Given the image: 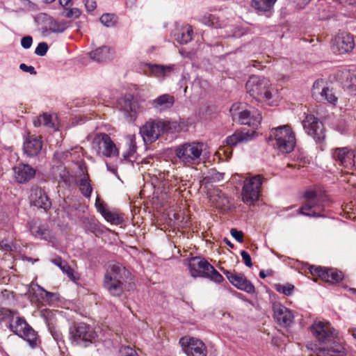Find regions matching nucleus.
<instances>
[{
	"mask_svg": "<svg viewBox=\"0 0 356 356\" xmlns=\"http://www.w3.org/2000/svg\"><path fill=\"white\" fill-rule=\"evenodd\" d=\"M51 262L59 267L60 270L65 273L69 278L74 280V270L69 266L65 260L62 259L60 257H57L51 260Z\"/></svg>",
	"mask_w": 356,
	"mask_h": 356,
	"instance_id": "4c0bfd02",
	"label": "nucleus"
},
{
	"mask_svg": "<svg viewBox=\"0 0 356 356\" xmlns=\"http://www.w3.org/2000/svg\"><path fill=\"white\" fill-rule=\"evenodd\" d=\"M35 286L38 288V296H39L43 300L50 302L58 299L57 293L47 291L38 284H35Z\"/></svg>",
	"mask_w": 356,
	"mask_h": 356,
	"instance_id": "37998d69",
	"label": "nucleus"
},
{
	"mask_svg": "<svg viewBox=\"0 0 356 356\" xmlns=\"http://www.w3.org/2000/svg\"><path fill=\"white\" fill-rule=\"evenodd\" d=\"M261 121V115L257 110H244L238 113V122L242 124H247L256 129Z\"/></svg>",
	"mask_w": 356,
	"mask_h": 356,
	"instance_id": "b1692460",
	"label": "nucleus"
},
{
	"mask_svg": "<svg viewBox=\"0 0 356 356\" xmlns=\"http://www.w3.org/2000/svg\"><path fill=\"white\" fill-rule=\"evenodd\" d=\"M127 149L123 153V157L127 159L131 156L136 152V143L135 140V136H129L127 141Z\"/></svg>",
	"mask_w": 356,
	"mask_h": 356,
	"instance_id": "a18cd8bd",
	"label": "nucleus"
},
{
	"mask_svg": "<svg viewBox=\"0 0 356 356\" xmlns=\"http://www.w3.org/2000/svg\"><path fill=\"white\" fill-rule=\"evenodd\" d=\"M193 33V31L191 26H184L176 35V40L180 44H186L192 40Z\"/></svg>",
	"mask_w": 356,
	"mask_h": 356,
	"instance_id": "e433bc0d",
	"label": "nucleus"
},
{
	"mask_svg": "<svg viewBox=\"0 0 356 356\" xmlns=\"http://www.w3.org/2000/svg\"><path fill=\"white\" fill-rule=\"evenodd\" d=\"M103 217L107 222L115 225H120L124 222L123 214L116 209L108 210Z\"/></svg>",
	"mask_w": 356,
	"mask_h": 356,
	"instance_id": "c9c22d12",
	"label": "nucleus"
},
{
	"mask_svg": "<svg viewBox=\"0 0 356 356\" xmlns=\"http://www.w3.org/2000/svg\"><path fill=\"white\" fill-rule=\"evenodd\" d=\"M309 270L312 275L318 276L322 280L331 284L337 283L343 277L341 271L334 268L311 266Z\"/></svg>",
	"mask_w": 356,
	"mask_h": 356,
	"instance_id": "f3484780",
	"label": "nucleus"
},
{
	"mask_svg": "<svg viewBox=\"0 0 356 356\" xmlns=\"http://www.w3.org/2000/svg\"><path fill=\"white\" fill-rule=\"evenodd\" d=\"M97 331L95 330L93 332H90V343H92L93 339H95L96 337H97Z\"/></svg>",
	"mask_w": 356,
	"mask_h": 356,
	"instance_id": "338daca9",
	"label": "nucleus"
},
{
	"mask_svg": "<svg viewBox=\"0 0 356 356\" xmlns=\"http://www.w3.org/2000/svg\"><path fill=\"white\" fill-rule=\"evenodd\" d=\"M152 74L159 78H165L171 74L174 69V65H147Z\"/></svg>",
	"mask_w": 356,
	"mask_h": 356,
	"instance_id": "2f4dec72",
	"label": "nucleus"
},
{
	"mask_svg": "<svg viewBox=\"0 0 356 356\" xmlns=\"http://www.w3.org/2000/svg\"><path fill=\"white\" fill-rule=\"evenodd\" d=\"M200 20L202 24L207 26H213L214 28L219 27V26L217 24V18L210 13L205 14L200 18Z\"/></svg>",
	"mask_w": 356,
	"mask_h": 356,
	"instance_id": "8fccbe9b",
	"label": "nucleus"
},
{
	"mask_svg": "<svg viewBox=\"0 0 356 356\" xmlns=\"http://www.w3.org/2000/svg\"><path fill=\"white\" fill-rule=\"evenodd\" d=\"M124 356H138L135 350L129 346H125L122 350Z\"/></svg>",
	"mask_w": 356,
	"mask_h": 356,
	"instance_id": "0e129e2a",
	"label": "nucleus"
},
{
	"mask_svg": "<svg viewBox=\"0 0 356 356\" xmlns=\"http://www.w3.org/2000/svg\"><path fill=\"white\" fill-rule=\"evenodd\" d=\"M15 179L19 184H25L33 179L36 173V170L29 164L19 163L13 167Z\"/></svg>",
	"mask_w": 356,
	"mask_h": 356,
	"instance_id": "412c9836",
	"label": "nucleus"
},
{
	"mask_svg": "<svg viewBox=\"0 0 356 356\" xmlns=\"http://www.w3.org/2000/svg\"><path fill=\"white\" fill-rule=\"evenodd\" d=\"M275 290L280 293L284 294L286 296H290L294 291L295 287L292 284H275L273 286Z\"/></svg>",
	"mask_w": 356,
	"mask_h": 356,
	"instance_id": "a19ab883",
	"label": "nucleus"
},
{
	"mask_svg": "<svg viewBox=\"0 0 356 356\" xmlns=\"http://www.w3.org/2000/svg\"><path fill=\"white\" fill-rule=\"evenodd\" d=\"M220 270L229 282L238 289L250 294L255 292V287L243 274L237 273H233L223 268Z\"/></svg>",
	"mask_w": 356,
	"mask_h": 356,
	"instance_id": "dca6fc26",
	"label": "nucleus"
},
{
	"mask_svg": "<svg viewBox=\"0 0 356 356\" xmlns=\"http://www.w3.org/2000/svg\"><path fill=\"white\" fill-rule=\"evenodd\" d=\"M264 179L261 175H258L248 177L244 180L241 197L245 204L254 205L259 200Z\"/></svg>",
	"mask_w": 356,
	"mask_h": 356,
	"instance_id": "423d86ee",
	"label": "nucleus"
},
{
	"mask_svg": "<svg viewBox=\"0 0 356 356\" xmlns=\"http://www.w3.org/2000/svg\"><path fill=\"white\" fill-rule=\"evenodd\" d=\"M99 20L104 26L106 27H112L116 24L118 17L115 14L105 13L101 16Z\"/></svg>",
	"mask_w": 356,
	"mask_h": 356,
	"instance_id": "c03bdc74",
	"label": "nucleus"
},
{
	"mask_svg": "<svg viewBox=\"0 0 356 356\" xmlns=\"http://www.w3.org/2000/svg\"><path fill=\"white\" fill-rule=\"evenodd\" d=\"M268 275V274L266 273L264 270L259 272V277L262 279L266 278Z\"/></svg>",
	"mask_w": 356,
	"mask_h": 356,
	"instance_id": "774afa93",
	"label": "nucleus"
},
{
	"mask_svg": "<svg viewBox=\"0 0 356 356\" xmlns=\"http://www.w3.org/2000/svg\"><path fill=\"white\" fill-rule=\"evenodd\" d=\"M311 331L321 343H330L338 336L337 330L327 321H315L311 327Z\"/></svg>",
	"mask_w": 356,
	"mask_h": 356,
	"instance_id": "1a4fd4ad",
	"label": "nucleus"
},
{
	"mask_svg": "<svg viewBox=\"0 0 356 356\" xmlns=\"http://www.w3.org/2000/svg\"><path fill=\"white\" fill-rule=\"evenodd\" d=\"M188 268L193 277L207 278L218 284L224 281L223 277L204 258L200 257L191 258Z\"/></svg>",
	"mask_w": 356,
	"mask_h": 356,
	"instance_id": "f257e3e1",
	"label": "nucleus"
},
{
	"mask_svg": "<svg viewBox=\"0 0 356 356\" xmlns=\"http://www.w3.org/2000/svg\"><path fill=\"white\" fill-rule=\"evenodd\" d=\"M355 47L353 37L350 33H341L335 38L333 49L339 54L351 51Z\"/></svg>",
	"mask_w": 356,
	"mask_h": 356,
	"instance_id": "4be33fe9",
	"label": "nucleus"
},
{
	"mask_svg": "<svg viewBox=\"0 0 356 356\" xmlns=\"http://www.w3.org/2000/svg\"><path fill=\"white\" fill-rule=\"evenodd\" d=\"M230 234L238 242L242 243L243 241V234L241 231H238L236 229L232 228L230 230Z\"/></svg>",
	"mask_w": 356,
	"mask_h": 356,
	"instance_id": "13d9d810",
	"label": "nucleus"
},
{
	"mask_svg": "<svg viewBox=\"0 0 356 356\" xmlns=\"http://www.w3.org/2000/svg\"><path fill=\"white\" fill-rule=\"evenodd\" d=\"M95 206L97 211L102 216H104L105 215V213L108 211L106 204L103 200H102L98 196L97 197Z\"/></svg>",
	"mask_w": 356,
	"mask_h": 356,
	"instance_id": "5fc2aeb1",
	"label": "nucleus"
},
{
	"mask_svg": "<svg viewBox=\"0 0 356 356\" xmlns=\"http://www.w3.org/2000/svg\"><path fill=\"white\" fill-rule=\"evenodd\" d=\"M77 185L81 193L86 197H89V179L86 176L77 181Z\"/></svg>",
	"mask_w": 356,
	"mask_h": 356,
	"instance_id": "09e8293b",
	"label": "nucleus"
},
{
	"mask_svg": "<svg viewBox=\"0 0 356 356\" xmlns=\"http://www.w3.org/2000/svg\"><path fill=\"white\" fill-rule=\"evenodd\" d=\"M204 147L201 142H187L178 145L175 152L181 163L190 166L200 163Z\"/></svg>",
	"mask_w": 356,
	"mask_h": 356,
	"instance_id": "f03ea898",
	"label": "nucleus"
},
{
	"mask_svg": "<svg viewBox=\"0 0 356 356\" xmlns=\"http://www.w3.org/2000/svg\"><path fill=\"white\" fill-rule=\"evenodd\" d=\"M19 69L25 72H29L32 75L37 74V72L35 71L34 67L31 65H27L25 63H21L19 65Z\"/></svg>",
	"mask_w": 356,
	"mask_h": 356,
	"instance_id": "052dcab7",
	"label": "nucleus"
},
{
	"mask_svg": "<svg viewBox=\"0 0 356 356\" xmlns=\"http://www.w3.org/2000/svg\"><path fill=\"white\" fill-rule=\"evenodd\" d=\"M182 350L187 356H207V348L199 339L185 336L179 339Z\"/></svg>",
	"mask_w": 356,
	"mask_h": 356,
	"instance_id": "9b49d317",
	"label": "nucleus"
},
{
	"mask_svg": "<svg viewBox=\"0 0 356 356\" xmlns=\"http://www.w3.org/2000/svg\"><path fill=\"white\" fill-rule=\"evenodd\" d=\"M270 138L274 140L275 148L280 152H291L296 145L295 134L289 125H283L272 129Z\"/></svg>",
	"mask_w": 356,
	"mask_h": 356,
	"instance_id": "7ed1b4c3",
	"label": "nucleus"
},
{
	"mask_svg": "<svg viewBox=\"0 0 356 356\" xmlns=\"http://www.w3.org/2000/svg\"><path fill=\"white\" fill-rule=\"evenodd\" d=\"M241 256L245 264L248 267L250 268L252 266V263L250 255L247 251H245V250L241 251Z\"/></svg>",
	"mask_w": 356,
	"mask_h": 356,
	"instance_id": "bf43d9fd",
	"label": "nucleus"
},
{
	"mask_svg": "<svg viewBox=\"0 0 356 356\" xmlns=\"http://www.w3.org/2000/svg\"><path fill=\"white\" fill-rule=\"evenodd\" d=\"M318 97L319 98L318 99H325L333 105L337 102V97L335 96L332 90H330L328 87L326 88H323L322 91L321 92V95Z\"/></svg>",
	"mask_w": 356,
	"mask_h": 356,
	"instance_id": "79ce46f5",
	"label": "nucleus"
},
{
	"mask_svg": "<svg viewBox=\"0 0 356 356\" xmlns=\"http://www.w3.org/2000/svg\"><path fill=\"white\" fill-rule=\"evenodd\" d=\"M168 127V123L160 120H149L140 128L141 135L145 143H152L155 142Z\"/></svg>",
	"mask_w": 356,
	"mask_h": 356,
	"instance_id": "0eeeda50",
	"label": "nucleus"
},
{
	"mask_svg": "<svg viewBox=\"0 0 356 356\" xmlns=\"http://www.w3.org/2000/svg\"><path fill=\"white\" fill-rule=\"evenodd\" d=\"M70 339L73 345L86 348L89 343V325L79 323L70 327Z\"/></svg>",
	"mask_w": 356,
	"mask_h": 356,
	"instance_id": "2eb2a0df",
	"label": "nucleus"
},
{
	"mask_svg": "<svg viewBox=\"0 0 356 356\" xmlns=\"http://www.w3.org/2000/svg\"><path fill=\"white\" fill-rule=\"evenodd\" d=\"M31 204L39 209H42L45 211L51 207V202L44 191L40 187L33 188L30 195Z\"/></svg>",
	"mask_w": 356,
	"mask_h": 356,
	"instance_id": "aec40b11",
	"label": "nucleus"
},
{
	"mask_svg": "<svg viewBox=\"0 0 356 356\" xmlns=\"http://www.w3.org/2000/svg\"><path fill=\"white\" fill-rule=\"evenodd\" d=\"M56 343L60 352V354L63 356H66V353H67V348L65 345V340L63 339L60 340V341H58Z\"/></svg>",
	"mask_w": 356,
	"mask_h": 356,
	"instance_id": "e2e57ef3",
	"label": "nucleus"
},
{
	"mask_svg": "<svg viewBox=\"0 0 356 356\" xmlns=\"http://www.w3.org/2000/svg\"><path fill=\"white\" fill-rule=\"evenodd\" d=\"M92 147L98 154L107 157L118 155V151L115 143L106 134H97L92 140Z\"/></svg>",
	"mask_w": 356,
	"mask_h": 356,
	"instance_id": "9d476101",
	"label": "nucleus"
},
{
	"mask_svg": "<svg viewBox=\"0 0 356 356\" xmlns=\"http://www.w3.org/2000/svg\"><path fill=\"white\" fill-rule=\"evenodd\" d=\"M324 83H325L323 79H318L314 83L312 92V96L314 98L318 99V96L321 95L322 89L327 88Z\"/></svg>",
	"mask_w": 356,
	"mask_h": 356,
	"instance_id": "3c124183",
	"label": "nucleus"
},
{
	"mask_svg": "<svg viewBox=\"0 0 356 356\" xmlns=\"http://www.w3.org/2000/svg\"><path fill=\"white\" fill-rule=\"evenodd\" d=\"M88 207L85 204H79L76 208V213L75 215L79 218L81 221L85 222L88 219Z\"/></svg>",
	"mask_w": 356,
	"mask_h": 356,
	"instance_id": "de8ad7c7",
	"label": "nucleus"
},
{
	"mask_svg": "<svg viewBox=\"0 0 356 356\" xmlns=\"http://www.w3.org/2000/svg\"><path fill=\"white\" fill-rule=\"evenodd\" d=\"M58 182L63 183L65 186H70L74 177L70 174L68 170L65 167H58Z\"/></svg>",
	"mask_w": 356,
	"mask_h": 356,
	"instance_id": "ea45409f",
	"label": "nucleus"
},
{
	"mask_svg": "<svg viewBox=\"0 0 356 356\" xmlns=\"http://www.w3.org/2000/svg\"><path fill=\"white\" fill-rule=\"evenodd\" d=\"M175 99L174 96L170 94H163L151 101V105L153 108L159 111H164L170 109Z\"/></svg>",
	"mask_w": 356,
	"mask_h": 356,
	"instance_id": "c85d7f7f",
	"label": "nucleus"
},
{
	"mask_svg": "<svg viewBox=\"0 0 356 356\" xmlns=\"http://www.w3.org/2000/svg\"><path fill=\"white\" fill-rule=\"evenodd\" d=\"M81 11L79 8H69L67 7L64 8L62 11V16L67 18H78L81 15Z\"/></svg>",
	"mask_w": 356,
	"mask_h": 356,
	"instance_id": "864d4df0",
	"label": "nucleus"
},
{
	"mask_svg": "<svg viewBox=\"0 0 356 356\" xmlns=\"http://www.w3.org/2000/svg\"><path fill=\"white\" fill-rule=\"evenodd\" d=\"M115 51L110 47L103 46L90 52V58L97 62H106L113 58Z\"/></svg>",
	"mask_w": 356,
	"mask_h": 356,
	"instance_id": "7c9ffc66",
	"label": "nucleus"
},
{
	"mask_svg": "<svg viewBox=\"0 0 356 356\" xmlns=\"http://www.w3.org/2000/svg\"><path fill=\"white\" fill-rule=\"evenodd\" d=\"M104 285L109 293L115 296H120L123 291L122 283L120 279L111 278L108 275H105Z\"/></svg>",
	"mask_w": 356,
	"mask_h": 356,
	"instance_id": "c756f323",
	"label": "nucleus"
},
{
	"mask_svg": "<svg viewBox=\"0 0 356 356\" xmlns=\"http://www.w3.org/2000/svg\"><path fill=\"white\" fill-rule=\"evenodd\" d=\"M33 43V38L30 35H26L21 40V45L23 48L27 49H29Z\"/></svg>",
	"mask_w": 356,
	"mask_h": 356,
	"instance_id": "4d7b16f0",
	"label": "nucleus"
},
{
	"mask_svg": "<svg viewBox=\"0 0 356 356\" xmlns=\"http://www.w3.org/2000/svg\"><path fill=\"white\" fill-rule=\"evenodd\" d=\"M128 273L122 265L119 263H111L108 264L105 275H108L111 278L122 279Z\"/></svg>",
	"mask_w": 356,
	"mask_h": 356,
	"instance_id": "f704fd0d",
	"label": "nucleus"
},
{
	"mask_svg": "<svg viewBox=\"0 0 356 356\" xmlns=\"http://www.w3.org/2000/svg\"><path fill=\"white\" fill-rule=\"evenodd\" d=\"M42 147V141L40 136H29L24 143V152L29 157L38 156Z\"/></svg>",
	"mask_w": 356,
	"mask_h": 356,
	"instance_id": "393cba45",
	"label": "nucleus"
},
{
	"mask_svg": "<svg viewBox=\"0 0 356 356\" xmlns=\"http://www.w3.org/2000/svg\"><path fill=\"white\" fill-rule=\"evenodd\" d=\"M337 81L350 93H356V69L338 70L335 74Z\"/></svg>",
	"mask_w": 356,
	"mask_h": 356,
	"instance_id": "a211bd4d",
	"label": "nucleus"
},
{
	"mask_svg": "<svg viewBox=\"0 0 356 356\" xmlns=\"http://www.w3.org/2000/svg\"><path fill=\"white\" fill-rule=\"evenodd\" d=\"M329 344H331L330 348L318 347L316 343H308L306 345V349L309 353L310 356H343L346 354V350L343 346L335 339Z\"/></svg>",
	"mask_w": 356,
	"mask_h": 356,
	"instance_id": "4468645a",
	"label": "nucleus"
},
{
	"mask_svg": "<svg viewBox=\"0 0 356 356\" xmlns=\"http://www.w3.org/2000/svg\"><path fill=\"white\" fill-rule=\"evenodd\" d=\"M13 321L9 320L8 327L11 332L19 337L24 331H26V328H29L31 326L27 323L25 318L21 316L17 317L15 324H13Z\"/></svg>",
	"mask_w": 356,
	"mask_h": 356,
	"instance_id": "473e14b6",
	"label": "nucleus"
},
{
	"mask_svg": "<svg viewBox=\"0 0 356 356\" xmlns=\"http://www.w3.org/2000/svg\"><path fill=\"white\" fill-rule=\"evenodd\" d=\"M305 203L297 211L298 214L309 217H323L322 212L326 205L324 197L314 191H307L304 194Z\"/></svg>",
	"mask_w": 356,
	"mask_h": 356,
	"instance_id": "39448f33",
	"label": "nucleus"
},
{
	"mask_svg": "<svg viewBox=\"0 0 356 356\" xmlns=\"http://www.w3.org/2000/svg\"><path fill=\"white\" fill-rule=\"evenodd\" d=\"M302 126L306 133L316 143L321 144L324 142L325 138L324 126L314 115H307L302 121Z\"/></svg>",
	"mask_w": 356,
	"mask_h": 356,
	"instance_id": "f8f14e48",
	"label": "nucleus"
},
{
	"mask_svg": "<svg viewBox=\"0 0 356 356\" xmlns=\"http://www.w3.org/2000/svg\"><path fill=\"white\" fill-rule=\"evenodd\" d=\"M143 100L134 97L131 94L124 95L119 102L121 110L127 122H134L136 120L138 114L143 109Z\"/></svg>",
	"mask_w": 356,
	"mask_h": 356,
	"instance_id": "6e6552de",
	"label": "nucleus"
},
{
	"mask_svg": "<svg viewBox=\"0 0 356 356\" xmlns=\"http://www.w3.org/2000/svg\"><path fill=\"white\" fill-rule=\"evenodd\" d=\"M46 323H47L48 330H49V332L51 333L54 339L56 342L60 341V340L63 339V334L61 333V332L60 330H58V329H56V327H54V325L52 323H49L47 320L46 321Z\"/></svg>",
	"mask_w": 356,
	"mask_h": 356,
	"instance_id": "603ef678",
	"label": "nucleus"
},
{
	"mask_svg": "<svg viewBox=\"0 0 356 356\" xmlns=\"http://www.w3.org/2000/svg\"><path fill=\"white\" fill-rule=\"evenodd\" d=\"M249 95L259 102H266L271 99V83L266 77L252 75L245 85Z\"/></svg>",
	"mask_w": 356,
	"mask_h": 356,
	"instance_id": "20e7f679",
	"label": "nucleus"
},
{
	"mask_svg": "<svg viewBox=\"0 0 356 356\" xmlns=\"http://www.w3.org/2000/svg\"><path fill=\"white\" fill-rule=\"evenodd\" d=\"M19 337L26 341L32 348H37L40 343L38 332L35 331L31 326L26 328V331H24Z\"/></svg>",
	"mask_w": 356,
	"mask_h": 356,
	"instance_id": "72a5a7b5",
	"label": "nucleus"
},
{
	"mask_svg": "<svg viewBox=\"0 0 356 356\" xmlns=\"http://www.w3.org/2000/svg\"><path fill=\"white\" fill-rule=\"evenodd\" d=\"M47 24L41 27L42 33L48 35L51 33H63L68 27L66 22H57L52 17L45 15Z\"/></svg>",
	"mask_w": 356,
	"mask_h": 356,
	"instance_id": "bb28decb",
	"label": "nucleus"
},
{
	"mask_svg": "<svg viewBox=\"0 0 356 356\" xmlns=\"http://www.w3.org/2000/svg\"><path fill=\"white\" fill-rule=\"evenodd\" d=\"M60 4L64 8H66L70 3L72 0H58Z\"/></svg>",
	"mask_w": 356,
	"mask_h": 356,
	"instance_id": "69168bd1",
	"label": "nucleus"
},
{
	"mask_svg": "<svg viewBox=\"0 0 356 356\" xmlns=\"http://www.w3.org/2000/svg\"><path fill=\"white\" fill-rule=\"evenodd\" d=\"M273 309L274 318L280 325L284 327L291 325L294 316L290 309L280 303L273 304Z\"/></svg>",
	"mask_w": 356,
	"mask_h": 356,
	"instance_id": "6ab92c4d",
	"label": "nucleus"
},
{
	"mask_svg": "<svg viewBox=\"0 0 356 356\" xmlns=\"http://www.w3.org/2000/svg\"><path fill=\"white\" fill-rule=\"evenodd\" d=\"M49 49V46L47 42H40L35 49V54L40 56H44L46 55Z\"/></svg>",
	"mask_w": 356,
	"mask_h": 356,
	"instance_id": "6e6d98bb",
	"label": "nucleus"
},
{
	"mask_svg": "<svg viewBox=\"0 0 356 356\" xmlns=\"http://www.w3.org/2000/svg\"><path fill=\"white\" fill-rule=\"evenodd\" d=\"M18 314L16 310H10L7 308L0 307V323L6 320L13 321L15 315Z\"/></svg>",
	"mask_w": 356,
	"mask_h": 356,
	"instance_id": "49530a36",
	"label": "nucleus"
},
{
	"mask_svg": "<svg viewBox=\"0 0 356 356\" xmlns=\"http://www.w3.org/2000/svg\"><path fill=\"white\" fill-rule=\"evenodd\" d=\"M76 163L78 165V168L80 170L81 172L84 175H86L87 176H88V168L85 161L83 159H81L76 161Z\"/></svg>",
	"mask_w": 356,
	"mask_h": 356,
	"instance_id": "680f3d73",
	"label": "nucleus"
},
{
	"mask_svg": "<svg viewBox=\"0 0 356 356\" xmlns=\"http://www.w3.org/2000/svg\"><path fill=\"white\" fill-rule=\"evenodd\" d=\"M277 0H251V6L260 15L270 17L274 13V6Z\"/></svg>",
	"mask_w": 356,
	"mask_h": 356,
	"instance_id": "a878e982",
	"label": "nucleus"
},
{
	"mask_svg": "<svg viewBox=\"0 0 356 356\" xmlns=\"http://www.w3.org/2000/svg\"><path fill=\"white\" fill-rule=\"evenodd\" d=\"M35 127H39L41 125H44L48 128H51L54 131L58 130L55 123L52 121V116L48 113H43L40 115L37 120L34 121Z\"/></svg>",
	"mask_w": 356,
	"mask_h": 356,
	"instance_id": "58836bf2",
	"label": "nucleus"
},
{
	"mask_svg": "<svg viewBox=\"0 0 356 356\" xmlns=\"http://www.w3.org/2000/svg\"><path fill=\"white\" fill-rule=\"evenodd\" d=\"M332 159L348 170L356 169V150L348 147L332 149Z\"/></svg>",
	"mask_w": 356,
	"mask_h": 356,
	"instance_id": "ddd939ff",
	"label": "nucleus"
},
{
	"mask_svg": "<svg viewBox=\"0 0 356 356\" xmlns=\"http://www.w3.org/2000/svg\"><path fill=\"white\" fill-rule=\"evenodd\" d=\"M255 134V131L250 132L249 131L237 130L231 136L226 138V143L227 145L234 147L238 143H242L251 140Z\"/></svg>",
	"mask_w": 356,
	"mask_h": 356,
	"instance_id": "cd10ccee",
	"label": "nucleus"
},
{
	"mask_svg": "<svg viewBox=\"0 0 356 356\" xmlns=\"http://www.w3.org/2000/svg\"><path fill=\"white\" fill-rule=\"evenodd\" d=\"M29 229L31 234L36 238H40L47 241H51L54 237L51 231L42 225L38 219H33L29 222Z\"/></svg>",
	"mask_w": 356,
	"mask_h": 356,
	"instance_id": "5701e85b",
	"label": "nucleus"
}]
</instances>
